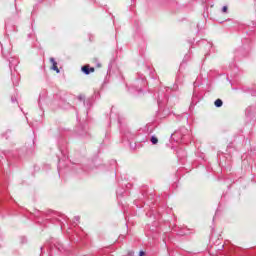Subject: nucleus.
I'll return each instance as SVG.
<instances>
[{"label":"nucleus","mask_w":256,"mask_h":256,"mask_svg":"<svg viewBox=\"0 0 256 256\" xmlns=\"http://www.w3.org/2000/svg\"><path fill=\"white\" fill-rule=\"evenodd\" d=\"M228 7L227 6H224L223 8H222V13H227V11H228Z\"/></svg>","instance_id":"obj_5"},{"label":"nucleus","mask_w":256,"mask_h":256,"mask_svg":"<svg viewBox=\"0 0 256 256\" xmlns=\"http://www.w3.org/2000/svg\"><path fill=\"white\" fill-rule=\"evenodd\" d=\"M82 71L85 73V75H89L90 73H95V68H90L89 65H85L82 67Z\"/></svg>","instance_id":"obj_1"},{"label":"nucleus","mask_w":256,"mask_h":256,"mask_svg":"<svg viewBox=\"0 0 256 256\" xmlns=\"http://www.w3.org/2000/svg\"><path fill=\"white\" fill-rule=\"evenodd\" d=\"M97 67H101V64H98Z\"/></svg>","instance_id":"obj_6"},{"label":"nucleus","mask_w":256,"mask_h":256,"mask_svg":"<svg viewBox=\"0 0 256 256\" xmlns=\"http://www.w3.org/2000/svg\"><path fill=\"white\" fill-rule=\"evenodd\" d=\"M50 63H52L51 69L56 71V73H59V67H57V61H55V58H50Z\"/></svg>","instance_id":"obj_2"},{"label":"nucleus","mask_w":256,"mask_h":256,"mask_svg":"<svg viewBox=\"0 0 256 256\" xmlns=\"http://www.w3.org/2000/svg\"><path fill=\"white\" fill-rule=\"evenodd\" d=\"M214 105L216 107H223V101L221 99H217L215 102H214Z\"/></svg>","instance_id":"obj_3"},{"label":"nucleus","mask_w":256,"mask_h":256,"mask_svg":"<svg viewBox=\"0 0 256 256\" xmlns=\"http://www.w3.org/2000/svg\"><path fill=\"white\" fill-rule=\"evenodd\" d=\"M151 143H153V145H157V143H159V140L157 139V137L153 136L151 138Z\"/></svg>","instance_id":"obj_4"}]
</instances>
